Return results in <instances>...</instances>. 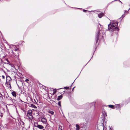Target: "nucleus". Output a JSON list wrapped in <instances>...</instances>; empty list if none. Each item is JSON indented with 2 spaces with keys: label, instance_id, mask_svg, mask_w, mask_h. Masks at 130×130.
Wrapping results in <instances>:
<instances>
[{
  "label": "nucleus",
  "instance_id": "obj_1",
  "mask_svg": "<svg viewBox=\"0 0 130 130\" xmlns=\"http://www.w3.org/2000/svg\"><path fill=\"white\" fill-rule=\"evenodd\" d=\"M118 23L116 21H112L108 25V30L112 32L114 30L116 31L117 32L119 30L117 27Z\"/></svg>",
  "mask_w": 130,
  "mask_h": 130
},
{
  "label": "nucleus",
  "instance_id": "obj_2",
  "mask_svg": "<svg viewBox=\"0 0 130 130\" xmlns=\"http://www.w3.org/2000/svg\"><path fill=\"white\" fill-rule=\"evenodd\" d=\"M101 32V33H103V32H102V30H99L98 32V33L97 35L96 36V43H97L98 42V40L99 39V37H102V35L103 34H100V33Z\"/></svg>",
  "mask_w": 130,
  "mask_h": 130
},
{
  "label": "nucleus",
  "instance_id": "obj_3",
  "mask_svg": "<svg viewBox=\"0 0 130 130\" xmlns=\"http://www.w3.org/2000/svg\"><path fill=\"white\" fill-rule=\"evenodd\" d=\"M27 115L29 119L31 120L33 119V117L32 114V111L31 110H29L27 112Z\"/></svg>",
  "mask_w": 130,
  "mask_h": 130
},
{
  "label": "nucleus",
  "instance_id": "obj_4",
  "mask_svg": "<svg viewBox=\"0 0 130 130\" xmlns=\"http://www.w3.org/2000/svg\"><path fill=\"white\" fill-rule=\"evenodd\" d=\"M41 121L43 124H45L47 122V120L46 118L43 117H41Z\"/></svg>",
  "mask_w": 130,
  "mask_h": 130
},
{
  "label": "nucleus",
  "instance_id": "obj_5",
  "mask_svg": "<svg viewBox=\"0 0 130 130\" xmlns=\"http://www.w3.org/2000/svg\"><path fill=\"white\" fill-rule=\"evenodd\" d=\"M6 84L8 87L9 88H11V86L10 85V82H7V81H6Z\"/></svg>",
  "mask_w": 130,
  "mask_h": 130
},
{
  "label": "nucleus",
  "instance_id": "obj_6",
  "mask_svg": "<svg viewBox=\"0 0 130 130\" xmlns=\"http://www.w3.org/2000/svg\"><path fill=\"white\" fill-rule=\"evenodd\" d=\"M35 126L37 127L40 129H42L44 128L43 126L41 125H37V126L35 125Z\"/></svg>",
  "mask_w": 130,
  "mask_h": 130
},
{
  "label": "nucleus",
  "instance_id": "obj_7",
  "mask_svg": "<svg viewBox=\"0 0 130 130\" xmlns=\"http://www.w3.org/2000/svg\"><path fill=\"white\" fill-rule=\"evenodd\" d=\"M103 130H112V129L110 127H107L105 128L103 127Z\"/></svg>",
  "mask_w": 130,
  "mask_h": 130
},
{
  "label": "nucleus",
  "instance_id": "obj_8",
  "mask_svg": "<svg viewBox=\"0 0 130 130\" xmlns=\"http://www.w3.org/2000/svg\"><path fill=\"white\" fill-rule=\"evenodd\" d=\"M115 107L116 108H119L121 107L120 104H116L115 105Z\"/></svg>",
  "mask_w": 130,
  "mask_h": 130
},
{
  "label": "nucleus",
  "instance_id": "obj_9",
  "mask_svg": "<svg viewBox=\"0 0 130 130\" xmlns=\"http://www.w3.org/2000/svg\"><path fill=\"white\" fill-rule=\"evenodd\" d=\"M104 15V13H100L98 14V16L100 18H101Z\"/></svg>",
  "mask_w": 130,
  "mask_h": 130
},
{
  "label": "nucleus",
  "instance_id": "obj_10",
  "mask_svg": "<svg viewBox=\"0 0 130 130\" xmlns=\"http://www.w3.org/2000/svg\"><path fill=\"white\" fill-rule=\"evenodd\" d=\"M11 94L14 97H16V94L15 92L13 91L12 92Z\"/></svg>",
  "mask_w": 130,
  "mask_h": 130
},
{
  "label": "nucleus",
  "instance_id": "obj_11",
  "mask_svg": "<svg viewBox=\"0 0 130 130\" xmlns=\"http://www.w3.org/2000/svg\"><path fill=\"white\" fill-rule=\"evenodd\" d=\"M62 97V95H60L58 96L57 100H59L61 99Z\"/></svg>",
  "mask_w": 130,
  "mask_h": 130
},
{
  "label": "nucleus",
  "instance_id": "obj_12",
  "mask_svg": "<svg viewBox=\"0 0 130 130\" xmlns=\"http://www.w3.org/2000/svg\"><path fill=\"white\" fill-rule=\"evenodd\" d=\"M76 130H79V129H80V127H79V125L78 124H76Z\"/></svg>",
  "mask_w": 130,
  "mask_h": 130
},
{
  "label": "nucleus",
  "instance_id": "obj_13",
  "mask_svg": "<svg viewBox=\"0 0 130 130\" xmlns=\"http://www.w3.org/2000/svg\"><path fill=\"white\" fill-rule=\"evenodd\" d=\"M31 106L34 108L36 109L37 108V107L36 106L34 105L33 104H31Z\"/></svg>",
  "mask_w": 130,
  "mask_h": 130
},
{
  "label": "nucleus",
  "instance_id": "obj_14",
  "mask_svg": "<svg viewBox=\"0 0 130 130\" xmlns=\"http://www.w3.org/2000/svg\"><path fill=\"white\" fill-rule=\"evenodd\" d=\"M48 112L50 113H51L52 115H53L54 113V112L51 110H49Z\"/></svg>",
  "mask_w": 130,
  "mask_h": 130
},
{
  "label": "nucleus",
  "instance_id": "obj_15",
  "mask_svg": "<svg viewBox=\"0 0 130 130\" xmlns=\"http://www.w3.org/2000/svg\"><path fill=\"white\" fill-rule=\"evenodd\" d=\"M108 106L110 108H114V106L113 105H108Z\"/></svg>",
  "mask_w": 130,
  "mask_h": 130
},
{
  "label": "nucleus",
  "instance_id": "obj_16",
  "mask_svg": "<svg viewBox=\"0 0 130 130\" xmlns=\"http://www.w3.org/2000/svg\"><path fill=\"white\" fill-rule=\"evenodd\" d=\"M58 105L60 107H61V102L60 101H59L58 102Z\"/></svg>",
  "mask_w": 130,
  "mask_h": 130
},
{
  "label": "nucleus",
  "instance_id": "obj_17",
  "mask_svg": "<svg viewBox=\"0 0 130 130\" xmlns=\"http://www.w3.org/2000/svg\"><path fill=\"white\" fill-rule=\"evenodd\" d=\"M130 9V8L128 10V11H126V10H125V12H124L126 14H127L128 13V11Z\"/></svg>",
  "mask_w": 130,
  "mask_h": 130
},
{
  "label": "nucleus",
  "instance_id": "obj_18",
  "mask_svg": "<svg viewBox=\"0 0 130 130\" xmlns=\"http://www.w3.org/2000/svg\"><path fill=\"white\" fill-rule=\"evenodd\" d=\"M102 113L103 114L105 115L104 116L105 117L106 116H107L106 113L105 112H103Z\"/></svg>",
  "mask_w": 130,
  "mask_h": 130
},
{
  "label": "nucleus",
  "instance_id": "obj_19",
  "mask_svg": "<svg viewBox=\"0 0 130 130\" xmlns=\"http://www.w3.org/2000/svg\"><path fill=\"white\" fill-rule=\"evenodd\" d=\"M29 81V79H26L25 80V81L27 83H28V82Z\"/></svg>",
  "mask_w": 130,
  "mask_h": 130
},
{
  "label": "nucleus",
  "instance_id": "obj_20",
  "mask_svg": "<svg viewBox=\"0 0 130 130\" xmlns=\"http://www.w3.org/2000/svg\"><path fill=\"white\" fill-rule=\"evenodd\" d=\"M69 87H64V88L66 89H69Z\"/></svg>",
  "mask_w": 130,
  "mask_h": 130
},
{
  "label": "nucleus",
  "instance_id": "obj_21",
  "mask_svg": "<svg viewBox=\"0 0 130 130\" xmlns=\"http://www.w3.org/2000/svg\"><path fill=\"white\" fill-rule=\"evenodd\" d=\"M125 16V15L124 14H123L122 16V18H123Z\"/></svg>",
  "mask_w": 130,
  "mask_h": 130
},
{
  "label": "nucleus",
  "instance_id": "obj_22",
  "mask_svg": "<svg viewBox=\"0 0 130 130\" xmlns=\"http://www.w3.org/2000/svg\"><path fill=\"white\" fill-rule=\"evenodd\" d=\"M8 77L9 78V81H10V80H11V78L10 77Z\"/></svg>",
  "mask_w": 130,
  "mask_h": 130
},
{
  "label": "nucleus",
  "instance_id": "obj_23",
  "mask_svg": "<svg viewBox=\"0 0 130 130\" xmlns=\"http://www.w3.org/2000/svg\"><path fill=\"white\" fill-rule=\"evenodd\" d=\"M2 78H3V79H4L5 78V77L4 76V75H2Z\"/></svg>",
  "mask_w": 130,
  "mask_h": 130
},
{
  "label": "nucleus",
  "instance_id": "obj_24",
  "mask_svg": "<svg viewBox=\"0 0 130 130\" xmlns=\"http://www.w3.org/2000/svg\"><path fill=\"white\" fill-rule=\"evenodd\" d=\"M59 130H62L61 128H60V127L59 126Z\"/></svg>",
  "mask_w": 130,
  "mask_h": 130
},
{
  "label": "nucleus",
  "instance_id": "obj_25",
  "mask_svg": "<svg viewBox=\"0 0 130 130\" xmlns=\"http://www.w3.org/2000/svg\"><path fill=\"white\" fill-rule=\"evenodd\" d=\"M86 11H87V10H84H84H83V11H84V12H86Z\"/></svg>",
  "mask_w": 130,
  "mask_h": 130
},
{
  "label": "nucleus",
  "instance_id": "obj_26",
  "mask_svg": "<svg viewBox=\"0 0 130 130\" xmlns=\"http://www.w3.org/2000/svg\"><path fill=\"white\" fill-rule=\"evenodd\" d=\"M98 26L99 27L100 26L101 27V25L100 24H99V25H98Z\"/></svg>",
  "mask_w": 130,
  "mask_h": 130
},
{
  "label": "nucleus",
  "instance_id": "obj_27",
  "mask_svg": "<svg viewBox=\"0 0 130 130\" xmlns=\"http://www.w3.org/2000/svg\"><path fill=\"white\" fill-rule=\"evenodd\" d=\"M18 50V49L17 48H16L15 49V51H17Z\"/></svg>",
  "mask_w": 130,
  "mask_h": 130
},
{
  "label": "nucleus",
  "instance_id": "obj_28",
  "mask_svg": "<svg viewBox=\"0 0 130 130\" xmlns=\"http://www.w3.org/2000/svg\"><path fill=\"white\" fill-rule=\"evenodd\" d=\"M14 57H17V55H14Z\"/></svg>",
  "mask_w": 130,
  "mask_h": 130
},
{
  "label": "nucleus",
  "instance_id": "obj_29",
  "mask_svg": "<svg viewBox=\"0 0 130 130\" xmlns=\"http://www.w3.org/2000/svg\"><path fill=\"white\" fill-rule=\"evenodd\" d=\"M11 52H12V54H13V51H11Z\"/></svg>",
  "mask_w": 130,
  "mask_h": 130
},
{
  "label": "nucleus",
  "instance_id": "obj_30",
  "mask_svg": "<svg viewBox=\"0 0 130 130\" xmlns=\"http://www.w3.org/2000/svg\"><path fill=\"white\" fill-rule=\"evenodd\" d=\"M74 88H75V87H74V88L72 89V90H73L74 89Z\"/></svg>",
  "mask_w": 130,
  "mask_h": 130
},
{
  "label": "nucleus",
  "instance_id": "obj_31",
  "mask_svg": "<svg viewBox=\"0 0 130 130\" xmlns=\"http://www.w3.org/2000/svg\"><path fill=\"white\" fill-rule=\"evenodd\" d=\"M22 123H23V124H24V123L23 122H22Z\"/></svg>",
  "mask_w": 130,
  "mask_h": 130
},
{
  "label": "nucleus",
  "instance_id": "obj_32",
  "mask_svg": "<svg viewBox=\"0 0 130 130\" xmlns=\"http://www.w3.org/2000/svg\"><path fill=\"white\" fill-rule=\"evenodd\" d=\"M1 117H2V115H1Z\"/></svg>",
  "mask_w": 130,
  "mask_h": 130
},
{
  "label": "nucleus",
  "instance_id": "obj_33",
  "mask_svg": "<svg viewBox=\"0 0 130 130\" xmlns=\"http://www.w3.org/2000/svg\"><path fill=\"white\" fill-rule=\"evenodd\" d=\"M120 2L121 3H122V2H121L120 1Z\"/></svg>",
  "mask_w": 130,
  "mask_h": 130
},
{
  "label": "nucleus",
  "instance_id": "obj_34",
  "mask_svg": "<svg viewBox=\"0 0 130 130\" xmlns=\"http://www.w3.org/2000/svg\"><path fill=\"white\" fill-rule=\"evenodd\" d=\"M55 93V92H54V93Z\"/></svg>",
  "mask_w": 130,
  "mask_h": 130
}]
</instances>
